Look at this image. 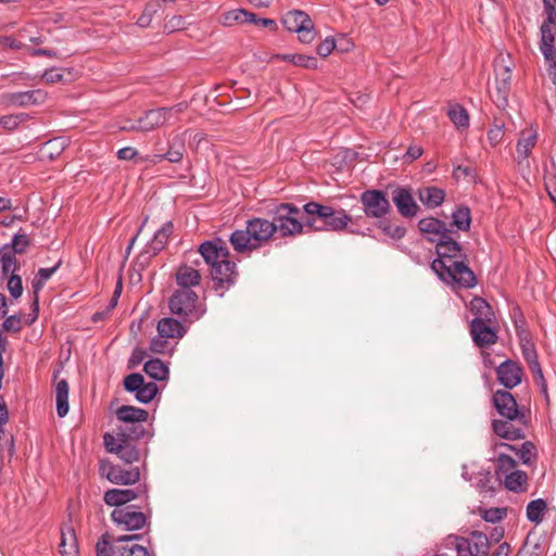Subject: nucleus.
<instances>
[{
	"mask_svg": "<svg viewBox=\"0 0 556 556\" xmlns=\"http://www.w3.org/2000/svg\"><path fill=\"white\" fill-rule=\"evenodd\" d=\"M437 242L438 257L432 261L431 268L439 279L457 289H471L477 285V277L465 263L466 255L462 254L460 244L445 233L440 239L429 238Z\"/></svg>",
	"mask_w": 556,
	"mask_h": 556,
	"instance_id": "f257e3e1",
	"label": "nucleus"
},
{
	"mask_svg": "<svg viewBox=\"0 0 556 556\" xmlns=\"http://www.w3.org/2000/svg\"><path fill=\"white\" fill-rule=\"evenodd\" d=\"M303 211L306 214V228L312 231L341 232L353 224V217L341 207L311 201L303 206Z\"/></svg>",
	"mask_w": 556,
	"mask_h": 556,
	"instance_id": "f03ea898",
	"label": "nucleus"
},
{
	"mask_svg": "<svg viewBox=\"0 0 556 556\" xmlns=\"http://www.w3.org/2000/svg\"><path fill=\"white\" fill-rule=\"evenodd\" d=\"M276 233V227L266 218L248 219L244 229L235 230L229 238L233 250L240 254H250L262 248Z\"/></svg>",
	"mask_w": 556,
	"mask_h": 556,
	"instance_id": "7ed1b4c3",
	"label": "nucleus"
},
{
	"mask_svg": "<svg viewBox=\"0 0 556 556\" xmlns=\"http://www.w3.org/2000/svg\"><path fill=\"white\" fill-rule=\"evenodd\" d=\"M168 307L173 315L182 321L199 320L206 312L205 304L200 301L194 290H175L168 300Z\"/></svg>",
	"mask_w": 556,
	"mask_h": 556,
	"instance_id": "20e7f679",
	"label": "nucleus"
},
{
	"mask_svg": "<svg viewBox=\"0 0 556 556\" xmlns=\"http://www.w3.org/2000/svg\"><path fill=\"white\" fill-rule=\"evenodd\" d=\"M276 233L280 237H294L304 232L306 218L303 220L301 210L291 203H281L269 211Z\"/></svg>",
	"mask_w": 556,
	"mask_h": 556,
	"instance_id": "39448f33",
	"label": "nucleus"
},
{
	"mask_svg": "<svg viewBox=\"0 0 556 556\" xmlns=\"http://www.w3.org/2000/svg\"><path fill=\"white\" fill-rule=\"evenodd\" d=\"M447 541L455 549L456 556H488L489 538L481 531H472L468 536H448Z\"/></svg>",
	"mask_w": 556,
	"mask_h": 556,
	"instance_id": "423d86ee",
	"label": "nucleus"
},
{
	"mask_svg": "<svg viewBox=\"0 0 556 556\" xmlns=\"http://www.w3.org/2000/svg\"><path fill=\"white\" fill-rule=\"evenodd\" d=\"M287 30L296 33L299 40L303 43H311L315 37L314 23L309 15L301 10L289 11L282 18Z\"/></svg>",
	"mask_w": 556,
	"mask_h": 556,
	"instance_id": "0eeeda50",
	"label": "nucleus"
},
{
	"mask_svg": "<svg viewBox=\"0 0 556 556\" xmlns=\"http://www.w3.org/2000/svg\"><path fill=\"white\" fill-rule=\"evenodd\" d=\"M182 109V104L179 103L173 108H160L147 111L137 122L131 123L129 126H124L122 129L151 131L156 127L163 126L170 118L173 111L181 112Z\"/></svg>",
	"mask_w": 556,
	"mask_h": 556,
	"instance_id": "6e6552de",
	"label": "nucleus"
},
{
	"mask_svg": "<svg viewBox=\"0 0 556 556\" xmlns=\"http://www.w3.org/2000/svg\"><path fill=\"white\" fill-rule=\"evenodd\" d=\"M365 215L369 218L381 219L391 211V204L382 190H365L359 198Z\"/></svg>",
	"mask_w": 556,
	"mask_h": 556,
	"instance_id": "1a4fd4ad",
	"label": "nucleus"
},
{
	"mask_svg": "<svg viewBox=\"0 0 556 556\" xmlns=\"http://www.w3.org/2000/svg\"><path fill=\"white\" fill-rule=\"evenodd\" d=\"M113 522L125 531H135L142 529L147 523L146 514L136 509V506L114 508L111 513Z\"/></svg>",
	"mask_w": 556,
	"mask_h": 556,
	"instance_id": "9d476101",
	"label": "nucleus"
},
{
	"mask_svg": "<svg viewBox=\"0 0 556 556\" xmlns=\"http://www.w3.org/2000/svg\"><path fill=\"white\" fill-rule=\"evenodd\" d=\"M124 388L130 393H135V397L138 402L148 404L157 394L159 387L155 382H146L144 378L139 372L128 375L124 379Z\"/></svg>",
	"mask_w": 556,
	"mask_h": 556,
	"instance_id": "9b49d317",
	"label": "nucleus"
},
{
	"mask_svg": "<svg viewBox=\"0 0 556 556\" xmlns=\"http://www.w3.org/2000/svg\"><path fill=\"white\" fill-rule=\"evenodd\" d=\"M100 472L110 482L115 484H135L140 480L139 468L135 467L129 470H126L121 466L111 464L110 462L101 463Z\"/></svg>",
	"mask_w": 556,
	"mask_h": 556,
	"instance_id": "f8f14e48",
	"label": "nucleus"
},
{
	"mask_svg": "<svg viewBox=\"0 0 556 556\" xmlns=\"http://www.w3.org/2000/svg\"><path fill=\"white\" fill-rule=\"evenodd\" d=\"M141 496L148 500V488L146 484H139L136 489H110L104 493L103 501L109 506L119 508L127 506V503Z\"/></svg>",
	"mask_w": 556,
	"mask_h": 556,
	"instance_id": "ddd939ff",
	"label": "nucleus"
},
{
	"mask_svg": "<svg viewBox=\"0 0 556 556\" xmlns=\"http://www.w3.org/2000/svg\"><path fill=\"white\" fill-rule=\"evenodd\" d=\"M492 402L497 413L509 420H521L525 414L518 408L513 394L505 390H497L492 397Z\"/></svg>",
	"mask_w": 556,
	"mask_h": 556,
	"instance_id": "4468645a",
	"label": "nucleus"
},
{
	"mask_svg": "<svg viewBox=\"0 0 556 556\" xmlns=\"http://www.w3.org/2000/svg\"><path fill=\"white\" fill-rule=\"evenodd\" d=\"M495 323H480L479 320L470 321V334L473 343L478 348H489L496 343L497 330Z\"/></svg>",
	"mask_w": 556,
	"mask_h": 556,
	"instance_id": "2eb2a0df",
	"label": "nucleus"
},
{
	"mask_svg": "<svg viewBox=\"0 0 556 556\" xmlns=\"http://www.w3.org/2000/svg\"><path fill=\"white\" fill-rule=\"evenodd\" d=\"M140 534L121 535L114 540V556H151L149 551L135 543V540H139Z\"/></svg>",
	"mask_w": 556,
	"mask_h": 556,
	"instance_id": "dca6fc26",
	"label": "nucleus"
},
{
	"mask_svg": "<svg viewBox=\"0 0 556 556\" xmlns=\"http://www.w3.org/2000/svg\"><path fill=\"white\" fill-rule=\"evenodd\" d=\"M60 263L50 268H40L37 275L31 280V289L34 293L31 311L33 313L29 315L27 319V324H33L38 318L39 313V292L43 288L45 283L51 278V276L59 268Z\"/></svg>",
	"mask_w": 556,
	"mask_h": 556,
	"instance_id": "f3484780",
	"label": "nucleus"
},
{
	"mask_svg": "<svg viewBox=\"0 0 556 556\" xmlns=\"http://www.w3.org/2000/svg\"><path fill=\"white\" fill-rule=\"evenodd\" d=\"M526 422V417L521 420L494 419L492 428L498 437L514 441L525 438L523 426Z\"/></svg>",
	"mask_w": 556,
	"mask_h": 556,
	"instance_id": "a211bd4d",
	"label": "nucleus"
},
{
	"mask_svg": "<svg viewBox=\"0 0 556 556\" xmlns=\"http://www.w3.org/2000/svg\"><path fill=\"white\" fill-rule=\"evenodd\" d=\"M392 201L399 214L403 217H415L419 211V206L409 190L404 187H397L392 191Z\"/></svg>",
	"mask_w": 556,
	"mask_h": 556,
	"instance_id": "6ab92c4d",
	"label": "nucleus"
},
{
	"mask_svg": "<svg viewBox=\"0 0 556 556\" xmlns=\"http://www.w3.org/2000/svg\"><path fill=\"white\" fill-rule=\"evenodd\" d=\"M211 276L215 283L216 290L222 288H229L236 281V264L229 261V257H227L226 261H223L211 269Z\"/></svg>",
	"mask_w": 556,
	"mask_h": 556,
	"instance_id": "aec40b11",
	"label": "nucleus"
},
{
	"mask_svg": "<svg viewBox=\"0 0 556 556\" xmlns=\"http://www.w3.org/2000/svg\"><path fill=\"white\" fill-rule=\"evenodd\" d=\"M199 254L203 262L214 268L223 261L229 257V251L223 244H218L216 241H205L199 247Z\"/></svg>",
	"mask_w": 556,
	"mask_h": 556,
	"instance_id": "412c9836",
	"label": "nucleus"
},
{
	"mask_svg": "<svg viewBox=\"0 0 556 556\" xmlns=\"http://www.w3.org/2000/svg\"><path fill=\"white\" fill-rule=\"evenodd\" d=\"M496 375L501 384L513 389L521 382L522 369L517 363L507 359L496 368Z\"/></svg>",
	"mask_w": 556,
	"mask_h": 556,
	"instance_id": "4be33fe9",
	"label": "nucleus"
},
{
	"mask_svg": "<svg viewBox=\"0 0 556 556\" xmlns=\"http://www.w3.org/2000/svg\"><path fill=\"white\" fill-rule=\"evenodd\" d=\"M175 278L178 286L177 290H193L194 287L200 285L202 277L200 269L189 264H181L176 270Z\"/></svg>",
	"mask_w": 556,
	"mask_h": 556,
	"instance_id": "5701e85b",
	"label": "nucleus"
},
{
	"mask_svg": "<svg viewBox=\"0 0 556 556\" xmlns=\"http://www.w3.org/2000/svg\"><path fill=\"white\" fill-rule=\"evenodd\" d=\"M7 99L14 106L38 105L46 101L47 92L41 89L18 91L8 94Z\"/></svg>",
	"mask_w": 556,
	"mask_h": 556,
	"instance_id": "b1692460",
	"label": "nucleus"
},
{
	"mask_svg": "<svg viewBox=\"0 0 556 556\" xmlns=\"http://www.w3.org/2000/svg\"><path fill=\"white\" fill-rule=\"evenodd\" d=\"M508 55H500L494 61L495 80L497 90L501 93H506L509 89L511 80V67L510 62H507Z\"/></svg>",
	"mask_w": 556,
	"mask_h": 556,
	"instance_id": "393cba45",
	"label": "nucleus"
},
{
	"mask_svg": "<svg viewBox=\"0 0 556 556\" xmlns=\"http://www.w3.org/2000/svg\"><path fill=\"white\" fill-rule=\"evenodd\" d=\"M544 14L546 15L541 25V40L555 42L553 27L556 26V0H543Z\"/></svg>",
	"mask_w": 556,
	"mask_h": 556,
	"instance_id": "a878e982",
	"label": "nucleus"
},
{
	"mask_svg": "<svg viewBox=\"0 0 556 556\" xmlns=\"http://www.w3.org/2000/svg\"><path fill=\"white\" fill-rule=\"evenodd\" d=\"M538 142V131L533 128L525 129L520 132V137L517 141V157L518 163L521 164L523 160H527L533 148Z\"/></svg>",
	"mask_w": 556,
	"mask_h": 556,
	"instance_id": "bb28decb",
	"label": "nucleus"
},
{
	"mask_svg": "<svg viewBox=\"0 0 556 556\" xmlns=\"http://www.w3.org/2000/svg\"><path fill=\"white\" fill-rule=\"evenodd\" d=\"M174 229L172 222H166L153 236V238L148 242L144 249V253L149 254V256L156 255L161 250L164 249L165 244L168 241L169 236L172 235Z\"/></svg>",
	"mask_w": 556,
	"mask_h": 556,
	"instance_id": "cd10ccee",
	"label": "nucleus"
},
{
	"mask_svg": "<svg viewBox=\"0 0 556 556\" xmlns=\"http://www.w3.org/2000/svg\"><path fill=\"white\" fill-rule=\"evenodd\" d=\"M469 308L475 316L472 320H479L480 323H495V313L483 298L475 296L470 301Z\"/></svg>",
	"mask_w": 556,
	"mask_h": 556,
	"instance_id": "c85d7f7f",
	"label": "nucleus"
},
{
	"mask_svg": "<svg viewBox=\"0 0 556 556\" xmlns=\"http://www.w3.org/2000/svg\"><path fill=\"white\" fill-rule=\"evenodd\" d=\"M156 329L161 337L168 339H178L184 337L186 333V328L184 325L173 317H164L160 319Z\"/></svg>",
	"mask_w": 556,
	"mask_h": 556,
	"instance_id": "c756f323",
	"label": "nucleus"
},
{
	"mask_svg": "<svg viewBox=\"0 0 556 556\" xmlns=\"http://www.w3.org/2000/svg\"><path fill=\"white\" fill-rule=\"evenodd\" d=\"M516 330L521 340L522 355H523L525 359L527 361V363L529 364L530 370L541 367V365L539 363L538 353H536L533 342L530 339H528V334L525 333V331L521 329V326H519L517 323H516Z\"/></svg>",
	"mask_w": 556,
	"mask_h": 556,
	"instance_id": "7c9ffc66",
	"label": "nucleus"
},
{
	"mask_svg": "<svg viewBox=\"0 0 556 556\" xmlns=\"http://www.w3.org/2000/svg\"><path fill=\"white\" fill-rule=\"evenodd\" d=\"M418 198L426 207L435 208L444 202L445 191L434 186L424 187L418 190Z\"/></svg>",
	"mask_w": 556,
	"mask_h": 556,
	"instance_id": "2f4dec72",
	"label": "nucleus"
},
{
	"mask_svg": "<svg viewBox=\"0 0 556 556\" xmlns=\"http://www.w3.org/2000/svg\"><path fill=\"white\" fill-rule=\"evenodd\" d=\"M418 228L422 233L432 236L431 238L440 239L447 232H452L443 220L434 217H425L418 222Z\"/></svg>",
	"mask_w": 556,
	"mask_h": 556,
	"instance_id": "473e14b6",
	"label": "nucleus"
},
{
	"mask_svg": "<svg viewBox=\"0 0 556 556\" xmlns=\"http://www.w3.org/2000/svg\"><path fill=\"white\" fill-rule=\"evenodd\" d=\"M116 417L124 424L144 422L148 420L149 413L146 409L130 405H123L117 408Z\"/></svg>",
	"mask_w": 556,
	"mask_h": 556,
	"instance_id": "72a5a7b5",
	"label": "nucleus"
},
{
	"mask_svg": "<svg viewBox=\"0 0 556 556\" xmlns=\"http://www.w3.org/2000/svg\"><path fill=\"white\" fill-rule=\"evenodd\" d=\"M61 556H77L78 544L73 528H66L61 531V541L59 544Z\"/></svg>",
	"mask_w": 556,
	"mask_h": 556,
	"instance_id": "f704fd0d",
	"label": "nucleus"
},
{
	"mask_svg": "<svg viewBox=\"0 0 556 556\" xmlns=\"http://www.w3.org/2000/svg\"><path fill=\"white\" fill-rule=\"evenodd\" d=\"M256 15L252 12H249L244 9H236L228 11L223 14L222 23L225 26H232L235 24H250V22H255Z\"/></svg>",
	"mask_w": 556,
	"mask_h": 556,
	"instance_id": "c9c22d12",
	"label": "nucleus"
},
{
	"mask_svg": "<svg viewBox=\"0 0 556 556\" xmlns=\"http://www.w3.org/2000/svg\"><path fill=\"white\" fill-rule=\"evenodd\" d=\"M68 383L65 379H62L56 382L55 386V402H56V413L59 417H64L67 415L70 406H68Z\"/></svg>",
	"mask_w": 556,
	"mask_h": 556,
	"instance_id": "e433bc0d",
	"label": "nucleus"
},
{
	"mask_svg": "<svg viewBox=\"0 0 556 556\" xmlns=\"http://www.w3.org/2000/svg\"><path fill=\"white\" fill-rule=\"evenodd\" d=\"M504 478V485L507 490L513 492H523L527 490L528 476L522 470H513Z\"/></svg>",
	"mask_w": 556,
	"mask_h": 556,
	"instance_id": "4c0bfd02",
	"label": "nucleus"
},
{
	"mask_svg": "<svg viewBox=\"0 0 556 556\" xmlns=\"http://www.w3.org/2000/svg\"><path fill=\"white\" fill-rule=\"evenodd\" d=\"M144 372L154 380H166L168 378L167 365L159 358L148 361L143 366Z\"/></svg>",
	"mask_w": 556,
	"mask_h": 556,
	"instance_id": "58836bf2",
	"label": "nucleus"
},
{
	"mask_svg": "<svg viewBox=\"0 0 556 556\" xmlns=\"http://www.w3.org/2000/svg\"><path fill=\"white\" fill-rule=\"evenodd\" d=\"M541 52L545 60L549 63L547 67L548 76L551 77L554 85H556V47L555 42H548L541 40L540 45Z\"/></svg>",
	"mask_w": 556,
	"mask_h": 556,
	"instance_id": "ea45409f",
	"label": "nucleus"
},
{
	"mask_svg": "<svg viewBox=\"0 0 556 556\" xmlns=\"http://www.w3.org/2000/svg\"><path fill=\"white\" fill-rule=\"evenodd\" d=\"M446 114L451 122L457 128H467L469 126V115L467 110L458 103L450 104Z\"/></svg>",
	"mask_w": 556,
	"mask_h": 556,
	"instance_id": "a19ab883",
	"label": "nucleus"
},
{
	"mask_svg": "<svg viewBox=\"0 0 556 556\" xmlns=\"http://www.w3.org/2000/svg\"><path fill=\"white\" fill-rule=\"evenodd\" d=\"M17 267L16 255L11 252V249L8 247L0 248V268L2 274L4 276L9 274L14 275Z\"/></svg>",
	"mask_w": 556,
	"mask_h": 556,
	"instance_id": "79ce46f5",
	"label": "nucleus"
},
{
	"mask_svg": "<svg viewBox=\"0 0 556 556\" xmlns=\"http://www.w3.org/2000/svg\"><path fill=\"white\" fill-rule=\"evenodd\" d=\"M502 446H505L511 451H515L516 454L519 456L520 460L525 465H531L535 458V446L533 443L527 441L523 442L520 446V448H516L514 445L510 444H501Z\"/></svg>",
	"mask_w": 556,
	"mask_h": 556,
	"instance_id": "37998d69",
	"label": "nucleus"
},
{
	"mask_svg": "<svg viewBox=\"0 0 556 556\" xmlns=\"http://www.w3.org/2000/svg\"><path fill=\"white\" fill-rule=\"evenodd\" d=\"M116 450V455L126 464H132L140 459L139 450L129 441H124L119 448Z\"/></svg>",
	"mask_w": 556,
	"mask_h": 556,
	"instance_id": "c03bdc74",
	"label": "nucleus"
},
{
	"mask_svg": "<svg viewBox=\"0 0 556 556\" xmlns=\"http://www.w3.org/2000/svg\"><path fill=\"white\" fill-rule=\"evenodd\" d=\"M453 226L458 230L467 231L470 228L471 216L467 206H458L452 214Z\"/></svg>",
	"mask_w": 556,
	"mask_h": 556,
	"instance_id": "a18cd8bd",
	"label": "nucleus"
},
{
	"mask_svg": "<svg viewBox=\"0 0 556 556\" xmlns=\"http://www.w3.org/2000/svg\"><path fill=\"white\" fill-rule=\"evenodd\" d=\"M546 508L547 504L544 500H533L527 505V518L532 522L540 523Z\"/></svg>",
	"mask_w": 556,
	"mask_h": 556,
	"instance_id": "49530a36",
	"label": "nucleus"
},
{
	"mask_svg": "<svg viewBox=\"0 0 556 556\" xmlns=\"http://www.w3.org/2000/svg\"><path fill=\"white\" fill-rule=\"evenodd\" d=\"M119 431L125 441L129 442L141 439L146 433V429L142 422L125 425L124 427L119 428Z\"/></svg>",
	"mask_w": 556,
	"mask_h": 556,
	"instance_id": "de8ad7c7",
	"label": "nucleus"
},
{
	"mask_svg": "<svg viewBox=\"0 0 556 556\" xmlns=\"http://www.w3.org/2000/svg\"><path fill=\"white\" fill-rule=\"evenodd\" d=\"M29 115L27 113L10 114L0 117V126L7 130H15L21 124L27 122Z\"/></svg>",
	"mask_w": 556,
	"mask_h": 556,
	"instance_id": "09e8293b",
	"label": "nucleus"
},
{
	"mask_svg": "<svg viewBox=\"0 0 556 556\" xmlns=\"http://www.w3.org/2000/svg\"><path fill=\"white\" fill-rule=\"evenodd\" d=\"M378 227L382 230V232L386 236H388L389 238H391L393 240H400L406 233L405 227L400 226V225H392L388 220H380Z\"/></svg>",
	"mask_w": 556,
	"mask_h": 556,
	"instance_id": "8fccbe9b",
	"label": "nucleus"
},
{
	"mask_svg": "<svg viewBox=\"0 0 556 556\" xmlns=\"http://www.w3.org/2000/svg\"><path fill=\"white\" fill-rule=\"evenodd\" d=\"M516 466H517V463L513 457H510L506 454H500L497 457L496 473L500 478L505 477L507 473L511 472L513 470H517Z\"/></svg>",
	"mask_w": 556,
	"mask_h": 556,
	"instance_id": "3c124183",
	"label": "nucleus"
},
{
	"mask_svg": "<svg viewBox=\"0 0 556 556\" xmlns=\"http://www.w3.org/2000/svg\"><path fill=\"white\" fill-rule=\"evenodd\" d=\"M29 244L30 240L27 235L17 233L13 237L11 244H4L3 247H8L16 255L25 253Z\"/></svg>",
	"mask_w": 556,
	"mask_h": 556,
	"instance_id": "603ef678",
	"label": "nucleus"
},
{
	"mask_svg": "<svg viewBox=\"0 0 556 556\" xmlns=\"http://www.w3.org/2000/svg\"><path fill=\"white\" fill-rule=\"evenodd\" d=\"M505 125L503 122L495 121L488 131V140L491 146H497L504 138Z\"/></svg>",
	"mask_w": 556,
	"mask_h": 556,
	"instance_id": "864d4df0",
	"label": "nucleus"
},
{
	"mask_svg": "<svg viewBox=\"0 0 556 556\" xmlns=\"http://www.w3.org/2000/svg\"><path fill=\"white\" fill-rule=\"evenodd\" d=\"M7 287L13 299H18L23 293L22 278L18 275H11L8 279Z\"/></svg>",
	"mask_w": 556,
	"mask_h": 556,
	"instance_id": "5fc2aeb1",
	"label": "nucleus"
},
{
	"mask_svg": "<svg viewBox=\"0 0 556 556\" xmlns=\"http://www.w3.org/2000/svg\"><path fill=\"white\" fill-rule=\"evenodd\" d=\"M105 448L109 453L116 454V450L119 448L122 443L125 441L124 437L121 435V431L118 430L116 435H113L111 433H105L103 437Z\"/></svg>",
	"mask_w": 556,
	"mask_h": 556,
	"instance_id": "6e6d98bb",
	"label": "nucleus"
},
{
	"mask_svg": "<svg viewBox=\"0 0 556 556\" xmlns=\"http://www.w3.org/2000/svg\"><path fill=\"white\" fill-rule=\"evenodd\" d=\"M168 338L161 337V334L157 333L156 337H154L151 340L150 343V350L152 353L155 354H165L168 351Z\"/></svg>",
	"mask_w": 556,
	"mask_h": 556,
	"instance_id": "4d7b16f0",
	"label": "nucleus"
},
{
	"mask_svg": "<svg viewBox=\"0 0 556 556\" xmlns=\"http://www.w3.org/2000/svg\"><path fill=\"white\" fill-rule=\"evenodd\" d=\"M292 63L305 68H317V59L313 55L294 54V56H292Z\"/></svg>",
	"mask_w": 556,
	"mask_h": 556,
	"instance_id": "13d9d810",
	"label": "nucleus"
},
{
	"mask_svg": "<svg viewBox=\"0 0 556 556\" xmlns=\"http://www.w3.org/2000/svg\"><path fill=\"white\" fill-rule=\"evenodd\" d=\"M506 508H489L483 511V519L488 522H497L506 517Z\"/></svg>",
	"mask_w": 556,
	"mask_h": 556,
	"instance_id": "bf43d9fd",
	"label": "nucleus"
},
{
	"mask_svg": "<svg viewBox=\"0 0 556 556\" xmlns=\"http://www.w3.org/2000/svg\"><path fill=\"white\" fill-rule=\"evenodd\" d=\"M97 556H114V545H111L108 535H102L101 540L96 545Z\"/></svg>",
	"mask_w": 556,
	"mask_h": 556,
	"instance_id": "052dcab7",
	"label": "nucleus"
},
{
	"mask_svg": "<svg viewBox=\"0 0 556 556\" xmlns=\"http://www.w3.org/2000/svg\"><path fill=\"white\" fill-rule=\"evenodd\" d=\"M531 372L533 375L535 383L540 388L542 395L545 397L546 402H548L549 399H548V393H547V384H546L542 368L538 367L536 369L531 370Z\"/></svg>",
	"mask_w": 556,
	"mask_h": 556,
	"instance_id": "680f3d73",
	"label": "nucleus"
},
{
	"mask_svg": "<svg viewBox=\"0 0 556 556\" xmlns=\"http://www.w3.org/2000/svg\"><path fill=\"white\" fill-rule=\"evenodd\" d=\"M337 48L336 41L332 37H327L317 46L318 55L326 58Z\"/></svg>",
	"mask_w": 556,
	"mask_h": 556,
	"instance_id": "e2e57ef3",
	"label": "nucleus"
},
{
	"mask_svg": "<svg viewBox=\"0 0 556 556\" xmlns=\"http://www.w3.org/2000/svg\"><path fill=\"white\" fill-rule=\"evenodd\" d=\"M42 79L47 84H55L63 80V74L55 68H50L43 72Z\"/></svg>",
	"mask_w": 556,
	"mask_h": 556,
	"instance_id": "0e129e2a",
	"label": "nucleus"
},
{
	"mask_svg": "<svg viewBox=\"0 0 556 556\" xmlns=\"http://www.w3.org/2000/svg\"><path fill=\"white\" fill-rule=\"evenodd\" d=\"M3 328L8 331H20L21 318L16 315L7 317L5 320L3 321Z\"/></svg>",
	"mask_w": 556,
	"mask_h": 556,
	"instance_id": "69168bd1",
	"label": "nucleus"
},
{
	"mask_svg": "<svg viewBox=\"0 0 556 556\" xmlns=\"http://www.w3.org/2000/svg\"><path fill=\"white\" fill-rule=\"evenodd\" d=\"M0 46L3 48L14 49V50H20L24 47V45L21 41H17L16 39H14L10 36L0 37Z\"/></svg>",
	"mask_w": 556,
	"mask_h": 556,
	"instance_id": "338daca9",
	"label": "nucleus"
},
{
	"mask_svg": "<svg viewBox=\"0 0 556 556\" xmlns=\"http://www.w3.org/2000/svg\"><path fill=\"white\" fill-rule=\"evenodd\" d=\"M138 151L132 147H125L117 151V157L119 160L128 161L137 156Z\"/></svg>",
	"mask_w": 556,
	"mask_h": 556,
	"instance_id": "774afa93",
	"label": "nucleus"
}]
</instances>
